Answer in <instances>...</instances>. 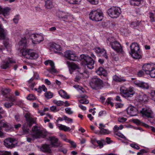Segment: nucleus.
<instances>
[{"label":"nucleus","instance_id":"1","mask_svg":"<svg viewBox=\"0 0 155 155\" xmlns=\"http://www.w3.org/2000/svg\"><path fill=\"white\" fill-rule=\"evenodd\" d=\"M64 56L70 61H78L80 60L81 61L82 65L84 67H85L87 65V57L84 54L81 55V59L79 60L75 52L68 50L65 52Z\"/></svg>","mask_w":155,"mask_h":155},{"label":"nucleus","instance_id":"2","mask_svg":"<svg viewBox=\"0 0 155 155\" xmlns=\"http://www.w3.org/2000/svg\"><path fill=\"white\" fill-rule=\"evenodd\" d=\"M24 117L25 118L26 123H25L23 125L22 129L23 132L25 134H27L28 132L29 128L35 123V119L33 118L31 115L29 113L25 114Z\"/></svg>","mask_w":155,"mask_h":155},{"label":"nucleus","instance_id":"3","mask_svg":"<svg viewBox=\"0 0 155 155\" xmlns=\"http://www.w3.org/2000/svg\"><path fill=\"white\" fill-rule=\"evenodd\" d=\"M114 40L113 37L108 38L107 40V44H109L112 48L117 53H122L123 51L121 44L119 42Z\"/></svg>","mask_w":155,"mask_h":155},{"label":"nucleus","instance_id":"4","mask_svg":"<svg viewBox=\"0 0 155 155\" xmlns=\"http://www.w3.org/2000/svg\"><path fill=\"white\" fill-rule=\"evenodd\" d=\"M32 132L31 135L32 138L30 137L27 138V140L28 142H31L35 139L40 138H45L46 135L44 134L37 126H33L32 129Z\"/></svg>","mask_w":155,"mask_h":155},{"label":"nucleus","instance_id":"5","mask_svg":"<svg viewBox=\"0 0 155 155\" xmlns=\"http://www.w3.org/2000/svg\"><path fill=\"white\" fill-rule=\"evenodd\" d=\"M89 84L91 88L96 90L101 89L104 87L103 81L97 77L91 78Z\"/></svg>","mask_w":155,"mask_h":155},{"label":"nucleus","instance_id":"6","mask_svg":"<svg viewBox=\"0 0 155 155\" xmlns=\"http://www.w3.org/2000/svg\"><path fill=\"white\" fill-rule=\"evenodd\" d=\"M130 48L131 51L130 53L134 58L138 59L141 58V55L140 54L139 46L137 43H132L130 45Z\"/></svg>","mask_w":155,"mask_h":155},{"label":"nucleus","instance_id":"7","mask_svg":"<svg viewBox=\"0 0 155 155\" xmlns=\"http://www.w3.org/2000/svg\"><path fill=\"white\" fill-rule=\"evenodd\" d=\"M121 95L125 98L132 97L135 94L134 89L132 87L127 88L124 86H122L120 89Z\"/></svg>","mask_w":155,"mask_h":155},{"label":"nucleus","instance_id":"8","mask_svg":"<svg viewBox=\"0 0 155 155\" xmlns=\"http://www.w3.org/2000/svg\"><path fill=\"white\" fill-rule=\"evenodd\" d=\"M21 52L23 57L28 59H35L38 57V54L32 49H21Z\"/></svg>","mask_w":155,"mask_h":155},{"label":"nucleus","instance_id":"9","mask_svg":"<svg viewBox=\"0 0 155 155\" xmlns=\"http://www.w3.org/2000/svg\"><path fill=\"white\" fill-rule=\"evenodd\" d=\"M104 18L103 13L96 10H92L89 14V18L92 21H99L102 20Z\"/></svg>","mask_w":155,"mask_h":155},{"label":"nucleus","instance_id":"10","mask_svg":"<svg viewBox=\"0 0 155 155\" xmlns=\"http://www.w3.org/2000/svg\"><path fill=\"white\" fill-rule=\"evenodd\" d=\"M121 12L120 8L116 6H113L107 10V13L111 18H118Z\"/></svg>","mask_w":155,"mask_h":155},{"label":"nucleus","instance_id":"11","mask_svg":"<svg viewBox=\"0 0 155 155\" xmlns=\"http://www.w3.org/2000/svg\"><path fill=\"white\" fill-rule=\"evenodd\" d=\"M140 113L143 117L148 118H153L154 117L153 111L149 107H145L142 108L140 111Z\"/></svg>","mask_w":155,"mask_h":155},{"label":"nucleus","instance_id":"12","mask_svg":"<svg viewBox=\"0 0 155 155\" xmlns=\"http://www.w3.org/2000/svg\"><path fill=\"white\" fill-rule=\"evenodd\" d=\"M15 63V61L12 58H6L2 61L1 65V68L6 69L9 68L12 64Z\"/></svg>","mask_w":155,"mask_h":155},{"label":"nucleus","instance_id":"13","mask_svg":"<svg viewBox=\"0 0 155 155\" xmlns=\"http://www.w3.org/2000/svg\"><path fill=\"white\" fill-rule=\"evenodd\" d=\"M30 37L32 43L35 44H39L44 40L42 35L38 34H32L31 35Z\"/></svg>","mask_w":155,"mask_h":155},{"label":"nucleus","instance_id":"14","mask_svg":"<svg viewBox=\"0 0 155 155\" xmlns=\"http://www.w3.org/2000/svg\"><path fill=\"white\" fill-rule=\"evenodd\" d=\"M56 15L59 18L64 21H69V19L72 17L65 12L61 11H58L57 12Z\"/></svg>","mask_w":155,"mask_h":155},{"label":"nucleus","instance_id":"15","mask_svg":"<svg viewBox=\"0 0 155 155\" xmlns=\"http://www.w3.org/2000/svg\"><path fill=\"white\" fill-rule=\"evenodd\" d=\"M15 140L12 138H7L4 140V145L7 147L13 148L15 146L14 143Z\"/></svg>","mask_w":155,"mask_h":155},{"label":"nucleus","instance_id":"16","mask_svg":"<svg viewBox=\"0 0 155 155\" xmlns=\"http://www.w3.org/2000/svg\"><path fill=\"white\" fill-rule=\"evenodd\" d=\"M44 64L46 65H47L48 64H49L50 65L51 67V68L48 69V71L50 72L52 74L57 72V71L55 68L54 64L52 61L51 60L46 61L45 62Z\"/></svg>","mask_w":155,"mask_h":155},{"label":"nucleus","instance_id":"17","mask_svg":"<svg viewBox=\"0 0 155 155\" xmlns=\"http://www.w3.org/2000/svg\"><path fill=\"white\" fill-rule=\"evenodd\" d=\"M50 144L53 147H57L60 146V143L58 139L54 136L49 137Z\"/></svg>","mask_w":155,"mask_h":155},{"label":"nucleus","instance_id":"18","mask_svg":"<svg viewBox=\"0 0 155 155\" xmlns=\"http://www.w3.org/2000/svg\"><path fill=\"white\" fill-rule=\"evenodd\" d=\"M127 111L128 114L132 116H135L138 114L137 109L132 106L128 107L127 109Z\"/></svg>","mask_w":155,"mask_h":155},{"label":"nucleus","instance_id":"19","mask_svg":"<svg viewBox=\"0 0 155 155\" xmlns=\"http://www.w3.org/2000/svg\"><path fill=\"white\" fill-rule=\"evenodd\" d=\"M95 52L100 56H103L106 59H107L108 57L107 54L106 50L104 49H101L99 47H97L94 49Z\"/></svg>","mask_w":155,"mask_h":155},{"label":"nucleus","instance_id":"20","mask_svg":"<svg viewBox=\"0 0 155 155\" xmlns=\"http://www.w3.org/2000/svg\"><path fill=\"white\" fill-rule=\"evenodd\" d=\"M154 67L153 65L148 64H144L142 68L146 74H149Z\"/></svg>","mask_w":155,"mask_h":155},{"label":"nucleus","instance_id":"21","mask_svg":"<svg viewBox=\"0 0 155 155\" xmlns=\"http://www.w3.org/2000/svg\"><path fill=\"white\" fill-rule=\"evenodd\" d=\"M97 74L100 75L106 76L107 74L106 71L102 67H99L96 71Z\"/></svg>","mask_w":155,"mask_h":155},{"label":"nucleus","instance_id":"22","mask_svg":"<svg viewBox=\"0 0 155 155\" xmlns=\"http://www.w3.org/2000/svg\"><path fill=\"white\" fill-rule=\"evenodd\" d=\"M104 140H97L95 138H91V143L93 144L94 145H96V143H97L98 144V146L100 147V148H102L104 145L103 143V142H104Z\"/></svg>","mask_w":155,"mask_h":155},{"label":"nucleus","instance_id":"23","mask_svg":"<svg viewBox=\"0 0 155 155\" xmlns=\"http://www.w3.org/2000/svg\"><path fill=\"white\" fill-rule=\"evenodd\" d=\"M94 61L91 57L88 56V68L92 69L94 68Z\"/></svg>","mask_w":155,"mask_h":155},{"label":"nucleus","instance_id":"24","mask_svg":"<svg viewBox=\"0 0 155 155\" xmlns=\"http://www.w3.org/2000/svg\"><path fill=\"white\" fill-rule=\"evenodd\" d=\"M41 149L42 151L44 152L51 153V150L50 145L48 144H42L41 148Z\"/></svg>","mask_w":155,"mask_h":155},{"label":"nucleus","instance_id":"25","mask_svg":"<svg viewBox=\"0 0 155 155\" xmlns=\"http://www.w3.org/2000/svg\"><path fill=\"white\" fill-rule=\"evenodd\" d=\"M56 125L58 127L59 129L61 130L67 131H70L71 129L69 127L61 124H59L56 123Z\"/></svg>","mask_w":155,"mask_h":155},{"label":"nucleus","instance_id":"26","mask_svg":"<svg viewBox=\"0 0 155 155\" xmlns=\"http://www.w3.org/2000/svg\"><path fill=\"white\" fill-rule=\"evenodd\" d=\"M10 10V8H9L6 7L2 8L0 6V14H2L5 16L8 14Z\"/></svg>","mask_w":155,"mask_h":155},{"label":"nucleus","instance_id":"27","mask_svg":"<svg viewBox=\"0 0 155 155\" xmlns=\"http://www.w3.org/2000/svg\"><path fill=\"white\" fill-rule=\"evenodd\" d=\"M66 64L72 70H75L79 68L78 65L74 63H71L68 61H67L66 62Z\"/></svg>","mask_w":155,"mask_h":155},{"label":"nucleus","instance_id":"28","mask_svg":"<svg viewBox=\"0 0 155 155\" xmlns=\"http://www.w3.org/2000/svg\"><path fill=\"white\" fill-rule=\"evenodd\" d=\"M58 93L60 96L64 98L68 99L70 98L69 96L68 95L67 93L62 90H60Z\"/></svg>","mask_w":155,"mask_h":155},{"label":"nucleus","instance_id":"29","mask_svg":"<svg viewBox=\"0 0 155 155\" xmlns=\"http://www.w3.org/2000/svg\"><path fill=\"white\" fill-rule=\"evenodd\" d=\"M34 90L35 91H37L39 94L41 93L42 91L45 92H46L47 90V88L44 85H42L41 86H39L38 89L35 88Z\"/></svg>","mask_w":155,"mask_h":155},{"label":"nucleus","instance_id":"30","mask_svg":"<svg viewBox=\"0 0 155 155\" xmlns=\"http://www.w3.org/2000/svg\"><path fill=\"white\" fill-rule=\"evenodd\" d=\"M113 80L116 82H124L126 80L122 77H119L117 75H115L113 77Z\"/></svg>","mask_w":155,"mask_h":155},{"label":"nucleus","instance_id":"31","mask_svg":"<svg viewBox=\"0 0 155 155\" xmlns=\"http://www.w3.org/2000/svg\"><path fill=\"white\" fill-rule=\"evenodd\" d=\"M3 125V127L5 128L6 131H12L13 130V127L9 124L6 123H5Z\"/></svg>","mask_w":155,"mask_h":155},{"label":"nucleus","instance_id":"32","mask_svg":"<svg viewBox=\"0 0 155 155\" xmlns=\"http://www.w3.org/2000/svg\"><path fill=\"white\" fill-rule=\"evenodd\" d=\"M51 48L58 51H60L61 49V48L60 45L56 43H53L51 45Z\"/></svg>","mask_w":155,"mask_h":155},{"label":"nucleus","instance_id":"33","mask_svg":"<svg viewBox=\"0 0 155 155\" xmlns=\"http://www.w3.org/2000/svg\"><path fill=\"white\" fill-rule=\"evenodd\" d=\"M19 45L23 46V48L26 47L27 45L26 38L25 37L21 38L19 42Z\"/></svg>","mask_w":155,"mask_h":155},{"label":"nucleus","instance_id":"34","mask_svg":"<svg viewBox=\"0 0 155 155\" xmlns=\"http://www.w3.org/2000/svg\"><path fill=\"white\" fill-rule=\"evenodd\" d=\"M46 8L48 9H51L53 6L52 1H46L45 2Z\"/></svg>","mask_w":155,"mask_h":155},{"label":"nucleus","instance_id":"35","mask_svg":"<svg viewBox=\"0 0 155 155\" xmlns=\"http://www.w3.org/2000/svg\"><path fill=\"white\" fill-rule=\"evenodd\" d=\"M4 31L5 32V35L6 34V31L4 30ZM5 38L3 39L4 41L3 43L4 44L7 49H8L10 47V45L8 42V39H5Z\"/></svg>","mask_w":155,"mask_h":155},{"label":"nucleus","instance_id":"36","mask_svg":"<svg viewBox=\"0 0 155 155\" xmlns=\"http://www.w3.org/2000/svg\"><path fill=\"white\" fill-rule=\"evenodd\" d=\"M5 32L2 28V25L0 24V39H4L5 37Z\"/></svg>","mask_w":155,"mask_h":155},{"label":"nucleus","instance_id":"37","mask_svg":"<svg viewBox=\"0 0 155 155\" xmlns=\"http://www.w3.org/2000/svg\"><path fill=\"white\" fill-rule=\"evenodd\" d=\"M130 2L131 5L133 6H139L141 4L142 1H130Z\"/></svg>","mask_w":155,"mask_h":155},{"label":"nucleus","instance_id":"38","mask_svg":"<svg viewBox=\"0 0 155 155\" xmlns=\"http://www.w3.org/2000/svg\"><path fill=\"white\" fill-rule=\"evenodd\" d=\"M33 78H31L29 80L28 82L30 84L29 85L30 88L32 90H33V87L36 84L35 82L33 81Z\"/></svg>","mask_w":155,"mask_h":155},{"label":"nucleus","instance_id":"39","mask_svg":"<svg viewBox=\"0 0 155 155\" xmlns=\"http://www.w3.org/2000/svg\"><path fill=\"white\" fill-rule=\"evenodd\" d=\"M100 129V133L102 134H108L110 133V131L107 129H104L101 127H99Z\"/></svg>","mask_w":155,"mask_h":155},{"label":"nucleus","instance_id":"40","mask_svg":"<svg viewBox=\"0 0 155 155\" xmlns=\"http://www.w3.org/2000/svg\"><path fill=\"white\" fill-rule=\"evenodd\" d=\"M64 3L66 4V5H69V4H78V1H64Z\"/></svg>","mask_w":155,"mask_h":155},{"label":"nucleus","instance_id":"41","mask_svg":"<svg viewBox=\"0 0 155 155\" xmlns=\"http://www.w3.org/2000/svg\"><path fill=\"white\" fill-rule=\"evenodd\" d=\"M64 140L67 142L69 143L71 145L72 147L74 148L76 147V144L74 141L66 139H64Z\"/></svg>","mask_w":155,"mask_h":155},{"label":"nucleus","instance_id":"42","mask_svg":"<svg viewBox=\"0 0 155 155\" xmlns=\"http://www.w3.org/2000/svg\"><path fill=\"white\" fill-rule=\"evenodd\" d=\"M45 96L47 99H49L53 97V94L50 91H47L45 93Z\"/></svg>","mask_w":155,"mask_h":155},{"label":"nucleus","instance_id":"43","mask_svg":"<svg viewBox=\"0 0 155 155\" xmlns=\"http://www.w3.org/2000/svg\"><path fill=\"white\" fill-rule=\"evenodd\" d=\"M153 13L150 12V21L151 22H154L155 21L154 16L155 15V11H153Z\"/></svg>","mask_w":155,"mask_h":155},{"label":"nucleus","instance_id":"44","mask_svg":"<svg viewBox=\"0 0 155 155\" xmlns=\"http://www.w3.org/2000/svg\"><path fill=\"white\" fill-rule=\"evenodd\" d=\"M27 99L30 101H34L36 99V97L32 94H29L27 96Z\"/></svg>","mask_w":155,"mask_h":155},{"label":"nucleus","instance_id":"45","mask_svg":"<svg viewBox=\"0 0 155 155\" xmlns=\"http://www.w3.org/2000/svg\"><path fill=\"white\" fill-rule=\"evenodd\" d=\"M123 128V126L122 125H120L119 127H118L117 125H115L114 128V132H117L118 130H121Z\"/></svg>","mask_w":155,"mask_h":155},{"label":"nucleus","instance_id":"46","mask_svg":"<svg viewBox=\"0 0 155 155\" xmlns=\"http://www.w3.org/2000/svg\"><path fill=\"white\" fill-rule=\"evenodd\" d=\"M54 103L58 106H61L63 105L64 102L61 101L54 100L53 101Z\"/></svg>","mask_w":155,"mask_h":155},{"label":"nucleus","instance_id":"47","mask_svg":"<svg viewBox=\"0 0 155 155\" xmlns=\"http://www.w3.org/2000/svg\"><path fill=\"white\" fill-rule=\"evenodd\" d=\"M140 98L141 99L140 100L144 102H147L148 100V96L144 94H143Z\"/></svg>","mask_w":155,"mask_h":155},{"label":"nucleus","instance_id":"48","mask_svg":"<svg viewBox=\"0 0 155 155\" xmlns=\"http://www.w3.org/2000/svg\"><path fill=\"white\" fill-rule=\"evenodd\" d=\"M149 74L152 78H155V68H153Z\"/></svg>","mask_w":155,"mask_h":155},{"label":"nucleus","instance_id":"49","mask_svg":"<svg viewBox=\"0 0 155 155\" xmlns=\"http://www.w3.org/2000/svg\"><path fill=\"white\" fill-rule=\"evenodd\" d=\"M151 99L155 101V91L152 90L150 93Z\"/></svg>","mask_w":155,"mask_h":155},{"label":"nucleus","instance_id":"50","mask_svg":"<svg viewBox=\"0 0 155 155\" xmlns=\"http://www.w3.org/2000/svg\"><path fill=\"white\" fill-rule=\"evenodd\" d=\"M105 104L107 105L110 104L111 106H114V104L111 101V99L108 98L106 100Z\"/></svg>","mask_w":155,"mask_h":155},{"label":"nucleus","instance_id":"51","mask_svg":"<svg viewBox=\"0 0 155 155\" xmlns=\"http://www.w3.org/2000/svg\"><path fill=\"white\" fill-rule=\"evenodd\" d=\"M149 87L148 84L143 82L141 88L144 89H147Z\"/></svg>","mask_w":155,"mask_h":155},{"label":"nucleus","instance_id":"52","mask_svg":"<svg viewBox=\"0 0 155 155\" xmlns=\"http://www.w3.org/2000/svg\"><path fill=\"white\" fill-rule=\"evenodd\" d=\"M11 91V89L9 88H5L3 89V90L2 91L3 94L4 95H6V94L9 93Z\"/></svg>","mask_w":155,"mask_h":155},{"label":"nucleus","instance_id":"53","mask_svg":"<svg viewBox=\"0 0 155 155\" xmlns=\"http://www.w3.org/2000/svg\"><path fill=\"white\" fill-rule=\"evenodd\" d=\"M142 82L139 81H136L134 82V84L137 87L141 88Z\"/></svg>","mask_w":155,"mask_h":155},{"label":"nucleus","instance_id":"54","mask_svg":"<svg viewBox=\"0 0 155 155\" xmlns=\"http://www.w3.org/2000/svg\"><path fill=\"white\" fill-rule=\"evenodd\" d=\"M0 155H11V152L7 151H0Z\"/></svg>","mask_w":155,"mask_h":155},{"label":"nucleus","instance_id":"55","mask_svg":"<svg viewBox=\"0 0 155 155\" xmlns=\"http://www.w3.org/2000/svg\"><path fill=\"white\" fill-rule=\"evenodd\" d=\"M127 120V119L126 118L122 117H119L118 119V121L120 123H123L126 121Z\"/></svg>","mask_w":155,"mask_h":155},{"label":"nucleus","instance_id":"56","mask_svg":"<svg viewBox=\"0 0 155 155\" xmlns=\"http://www.w3.org/2000/svg\"><path fill=\"white\" fill-rule=\"evenodd\" d=\"M13 104V103L12 102L6 103L4 104V105L5 107L9 108L11 107Z\"/></svg>","mask_w":155,"mask_h":155},{"label":"nucleus","instance_id":"57","mask_svg":"<svg viewBox=\"0 0 155 155\" xmlns=\"http://www.w3.org/2000/svg\"><path fill=\"white\" fill-rule=\"evenodd\" d=\"M65 110L66 113L69 114H71L73 113V112L71 110V109L70 108H66L65 109Z\"/></svg>","mask_w":155,"mask_h":155},{"label":"nucleus","instance_id":"58","mask_svg":"<svg viewBox=\"0 0 155 155\" xmlns=\"http://www.w3.org/2000/svg\"><path fill=\"white\" fill-rule=\"evenodd\" d=\"M63 119L65 121H68L69 122H73V119L69 118L67 117L66 116H64L63 117Z\"/></svg>","mask_w":155,"mask_h":155},{"label":"nucleus","instance_id":"59","mask_svg":"<svg viewBox=\"0 0 155 155\" xmlns=\"http://www.w3.org/2000/svg\"><path fill=\"white\" fill-rule=\"evenodd\" d=\"M19 19V15H17L15 16L13 20L14 22L15 23H17Z\"/></svg>","mask_w":155,"mask_h":155},{"label":"nucleus","instance_id":"60","mask_svg":"<svg viewBox=\"0 0 155 155\" xmlns=\"http://www.w3.org/2000/svg\"><path fill=\"white\" fill-rule=\"evenodd\" d=\"M114 133L115 135L121 138L124 139H125V137L124 136V135L120 133H118L117 132H116Z\"/></svg>","mask_w":155,"mask_h":155},{"label":"nucleus","instance_id":"61","mask_svg":"<svg viewBox=\"0 0 155 155\" xmlns=\"http://www.w3.org/2000/svg\"><path fill=\"white\" fill-rule=\"evenodd\" d=\"M130 146L132 148L136 149L137 150H139L140 149L139 147L137 145L134 143H131L130 144Z\"/></svg>","mask_w":155,"mask_h":155},{"label":"nucleus","instance_id":"62","mask_svg":"<svg viewBox=\"0 0 155 155\" xmlns=\"http://www.w3.org/2000/svg\"><path fill=\"white\" fill-rule=\"evenodd\" d=\"M50 110L51 111H53L54 112H57L59 110V109H57L56 107L55 106H52L51 107Z\"/></svg>","mask_w":155,"mask_h":155},{"label":"nucleus","instance_id":"63","mask_svg":"<svg viewBox=\"0 0 155 155\" xmlns=\"http://www.w3.org/2000/svg\"><path fill=\"white\" fill-rule=\"evenodd\" d=\"M147 153L146 151L144 149H142L140 150V151L137 153V155H142L144 153Z\"/></svg>","mask_w":155,"mask_h":155},{"label":"nucleus","instance_id":"64","mask_svg":"<svg viewBox=\"0 0 155 155\" xmlns=\"http://www.w3.org/2000/svg\"><path fill=\"white\" fill-rule=\"evenodd\" d=\"M8 101H11V102H12L15 100V99L14 97H12L11 96L8 98Z\"/></svg>","mask_w":155,"mask_h":155}]
</instances>
